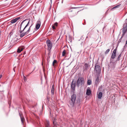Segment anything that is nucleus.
<instances>
[{"mask_svg":"<svg viewBox=\"0 0 127 127\" xmlns=\"http://www.w3.org/2000/svg\"><path fill=\"white\" fill-rule=\"evenodd\" d=\"M30 20L29 19H26L23 21L20 24V28L19 32L21 34L20 36L23 37L27 35L30 31V28L32 25L29 26V24Z\"/></svg>","mask_w":127,"mask_h":127,"instance_id":"f257e3e1","label":"nucleus"},{"mask_svg":"<svg viewBox=\"0 0 127 127\" xmlns=\"http://www.w3.org/2000/svg\"><path fill=\"white\" fill-rule=\"evenodd\" d=\"M84 79L83 77H80L78 79L76 86L78 87L84 85Z\"/></svg>","mask_w":127,"mask_h":127,"instance_id":"f03ea898","label":"nucleus"},{"mask_svg":"<svg viewBox=\"0 0 127 127\" xmlns=\"http://www.w3.org/2000/svg\"><path fill=\"white\" fill-rule=\"evenodd\" d=\"M76 98V95L75 94H73L71 96V102H70V104L72 106H73L75 103V100Z\"/></svg>","mask_w":127,"mask_h":127,"instance_id":"7ed1b4c3","label":"nucleus"},{"mask_svg":"<svg viewBox=\"0 0 127 127\" xmlns=\"http://www.w3.org/2000/svg\"><path fill=\"white\" fill-rule=\"evenodd\" d=\"M100 67L98 65H96L95 67V71L96 73H99L100 72Z\"/></svg>","mask_w":127,"mask_h":127,"instance_id":"20e7f679","label":"nucleus"},{"mask_svg":"<svg viewBox=\"0 0 127 127\" xmlns=\"http://www.w3.org/2000/svg\"><path fill=\"white\" fill-rule=\"evenodd\" d=\"M47 45L48 46V50H50L52 48V44L51 41L49 40H47Z\"/></svg>","mask_w":127,"mask_h":127,"instance_id":"39448f33","label":"nucleus"},{"mask_svg":"<svg viewBox=\"0 0 127 127\" xmlns=\"http://www.w3.org/2000/svg\"><path fill=\"white\" fill-rule=\"evenodd\" d=\"M116 64L115 62H111L110 63L109 67L112 69H114L115 67Z\"/></svg>","mask_w":127,"mask_h":127,"instance_id":"423d86ee","label":"nucleus"},{"mask_svg":"<svg viewBox=\"0 0 127 127\" xmlns=\"http://www.w3.org/2000/svg\"><path fill=\"white\" fill-rule=\"evenodd\" d=\"M20 18V17H17L15 19H13L11 20L10 22L11 23L13 24L15 23Z\"/></svg>","mask_w":127,"mask_h":127,"instance_id":"0eeeda50","label":"nucleus"},{"mask_svg":"<svg viewBox=\"0 0 127 127\" xmlns=\"http://www.w3.org/2000/svg\"><path fill=\"white\" fill-rule=\"evenodd\" d=\"M41 23L40 21H38L37 22L36 24L35 28L36 29H38L40 26Z\"/></svg>","mask_w":127,"mask_h":127,"instance_id":"6e6552de","label":"nucleus"},{"mask_svg":"<svg viewBox=\"0 0 127 127\" xmlns=\"http://www.w3.org/2000/svg\"><path fill=\"white\" fill-rule=\"evenodd\" d=\"M24 49V46L20 47L18 48L17 52L18 53H20Z\"/></svg>","mask_w":127,"mask_h":127,"instance_id":"1a4fd4ad","label":"nucleus"},{"mask_svg":"<svg viewBox=\"0 0 127 127\" xmlns=\"http://www.w3.org/2000/svg\"><path fill=\"white\" fill-rule=\"evenodd\" d=\"M69 14L71 15H74L75 13V12L74 10H70L69 11Z\"/></svg>","mask_w":127,"mask_h":127,"instance_id":"9d476101","label":"nucleus"},{"mask_svg":"<svg viewBox=\"0 0 127 127\" xmlns=\"http://www.w3.org/2000/svg\"><path fill=\"white\" fill-rule=\"evenodd\" d=\"M75 84L72 83H72L71 85V87L72 89L73 90H74L75 89Z\"/></svg>","mask_w":127,"mask_h":127,"instance_id":"9b49d317","label":"nucleus"},{"mask_svg":"<svg viewBox=\"0 0 127 127\" xmlns=\"http://www.w3.org/2000/svg\"><path fill=\"white\" fill-rule=\"evenodd\" d=\"M91 93V92L90 89H88L87 90L86 94L88 95H90Z\"/></svg>","mask_w":127,"mask_h":127,"instance_id":"f8f14e48","label":"nucleus"},{"mask_svg":"<svg viewBox=\"0 0 127 127\" xmlns=\"http://www.w3.org/2000/svg\"><path fill=\"white\" fill-rule=\"evenodd\" d=\"M102 93L101 92H99L98 95V98L99 99H100L102 96Z\"/></svg>","mask_w":127,"mask_h":127,"instance_id":"ddd939ff","label":"nucleus"},{"mask_svg":"<svg viewBox=\"0 0 127 127\" xmlns=\"http://www.w3.org/2000/svg\"><path fill=\"white\" fill-rule=\"evenodd\" d=\"M116 56V53H113L111 56V58L112 59H114L115 58Z\"/></svg>","mask_w":127,"mask_h":127,"instance_id":"4468645a","label":"nucleus"},{"mask_svg":"<svg viewBox=\"0 0 127 127\" xmlns=\"http://www.w3.org/2000/svg\"><path fill=\"white\" fill-rule=\"evenodd\" d=\"M45 127H51L50 126L49 124V123L48 121H47L45 124Z\"/></svg>","mask_w":127,"mask_h":127,"instance_id":"2eb2a0df","label":"nucleus"},{"mask_svg":"<svg viewBox=\"0 0 127 127\" xmlns=\"http://www.w3.org/2000/svg\"><path fill=\"white\" fill-rule=\"evenodd\" d=\"M99 77L97 76V77L96 79L95 83L96 84H97L99 82Z\"/></svg>","mask_w":127,"mask_h":127,"instance_id":"dca6fc26","label":"nucleus"},{"mask_svg":"<svg viewBox=\"0 0 127 127\" xmlns=\"http://www.w3.org/2000/svg\"><path fill=\"white\" fill-rule=\"evenodd\" d=\"M66 53V51L65 50H64L62 52V56H65Z\"/></svg>","mask_w":127,"mask_h":127,"instance_id":"f3484780","label":"nucleus"},{"mask_svg":"<svg viewBox=\"0 0 127 127\" xmlns=\"http://www.w3.org/2000/svg\"><path fill=\"white\" fill-rule=\"evenodd\" d=\"M120 5H121V4H119V5H117L113 7V8H111V10H113V9L119 8V6H120Z\"/></svg>","mask_w":127,"mask_h":127,"instance_id":"a211bd4d","label":"nucleus"},{"mask_svg":"<svg viewBox=\"0 0 127 127\" xmlns=\"http://www.w3.org/2000/svg\"><path fill=\"white\" fill-rule=\"evenodd\" d=\"M91 81L90 80H88L87 82V84L89 85H90L91 84Z\"/></svg>","mask_w":127,"mask_h":127,"instance_id":"6ab92c4d","label":"nucleus"},{"mask_svg":"<svg viewBox=\"0 0 127 127\" xmlns=\"http://www.w3.org/2000/svg\"><path fill=\"white\" fill-rule=\"evenodd\" d=\"M53 124H54L53 127H57L56 126V122L55 121H53Z\"/></svg>","mask_w":127,"mask_h":127,"instance_id":"aec40b11","label":"nucleus"},{"mask_svg":"<svg viewBox=\"0 0 127 127\" xmlns=\"http://www.w3.org/2000/svg\"><path fill=\"white\" fill-rule=\"evenodd\" d=\"M53 124H54L53 127H57L56 126V122L55 121H53Z\"/></svg>","mask_w":127,"mask_h":127,"instance_id":"412c9836","label":"nucleus"},{"mask_svg":"<svg viewBox=\"0 0 127 127\" xmlns=\"http://www.w3.org/2000/svg\"><path fill=\"white\" fill-rule=\"evenodd\" d=\"M57 62V61L55 60H54L53 63V66H54L55 65V64H56Z\"/></svg>","mask_w":127,"mask_h":127,"instance_id":"4be33fe9","label":"nucleus"},{"mask_svg":"<svg viewBox=\"0 0 127 127\" xmlns=\"http://www.w3.org/2000/svg\"><path fill=\"white\" fill-rule=\"evenodd\" d=\"M21 119L22 123H23L25 120L24 118V117H21Z\"/></svg>","mask_w":127,"mask_h":127,"instance_id":"5701e85b","label":"nucleus"},{"mask_svg":"<svg viewBox=\"0 0 127 127\" xmlns=\"http://www.w3.org/2000/svg\"><path fill=\"white\" fill-rule=\"evenodd\" d=\"M54 89H52L51 90V93L52 95H53L54 94Z\"/></svg>","mask_w":127,"mask_h":127,"instance_id":"b1692460","label":"nucleus"},{"mask_svg":"<svg viewBox=\"0 0 127 127\" xmlns=\"http://www.w3.org/2000/svg\"><path fill=\"white\" fill-rule=\"evenodd\" d=\"M110 50L109 49H107L106 51L105 52V54H107V53H108L109 52V51Z\"/></svg>","mask_w":127,"mask_h":127,"instance_id":"393cba45","label":"nucleus"},{"mask_svg":"<svg viewBox=\"0 0 127 127\" xmlns=\"http://www.w3.org/2000/svg\"><path fill=\"white\" fill-rule=\"evenodd\" d=\"M121 55H122V54H121L118 56V60H119L120 59V58L121 57Z\"/></svg>","mask_w":127,"mask_h":127,"instance_id":"a878e982","label":"nucleus"},{"mask_svg":"<svg viewBox=\"0 0 127 127\" xmlns=\"http://www.w3.org/2000/svg\"><path fill=\"white\" fill-rule=\"evenodd\" d=\"M85 66L86 68L87 69V68L88 67V64H85Z\"/></svg>","mask_w":127,"mask_h":127,"instance_id":"bb28decb","label":"nucleus"},{"mask_svg":"<svg viewBox=\"0 0 127 127\" xmlns=\"http://www.w3.org/2000/svg\"><path fill=\"white\" fill-rule=\"evenodd\" d=\"M117 50V48H116L115 50H114L113 51V53H116V52Z\"/></svg>","mask_w":127,"mask_h":127,"instance_id":"cd10ccee","label":"nucleus"},{"mask_svg":"<svg viewBox=\"0 0 127 127\" xmlns=\"http://www.w3.org/2000/svg\"><path fill=\"white\" fill-rule=\"evenodd\" d=\"M54 26H58V23L56 22L54 24Z\"/></svg>","mask_w":127,"mask_h":127,"instance_id":"c85d7f7f","label":"nucleus"},{"mask_svg":"<svg viewBox=\"0 0 127 127\" xmlns=\"http://www.w3.org/2000/svg\"><path fill=\"white\" fill-rule=\"evenodd\" d=\"M52 28L54 29H55V26H54V25L53 26H52Z\"/></svg>","mask_w":127,"mask_h":127,"instance_id":"c756f323","label":"nucleus"},{"mask_svg":"<svg viewBox=\"0 0 127 127\" xmlns=\"http://www.w3.org/2000/svg\"><path fill=\"white\" fill-rule=\"evenodd\" d=\"M123 30L124 32H126V31L124 29H123Z\"/></svg>","mask_w":127,"mask_h":127,"instance_id":"7c9ffc66","label":"nucleus"},{"mask_svg":"<svg viewBox=\"0 0 127 127\" xmlns=\"http://www.w3.org/2000/svg\"><path fill=\"white\" fill-rule=\"evenodd\" d=\"M24 80H25L26 79V78L24 76Z\"/></svg>","mask_w":127,"mask_h":127,"instance_id":"2f4dec72","label":"nucleus"},{"mask_svg":"<svg viewBox=\"0 0 127 127\" xmlns=\"http://www.w3.org/2000/svg\"><path fill=\"white\" fill-rule=\"evenodd\" d=\"M2 77V75H0V79Z\"/></svg>","mask_w":127,"mask_h":127,"instance_id":"473e14b6","label":"nucleus"},{"mask_svg":"<svg viewBox=\"0 0 127 127\" xmlns=\"http://www.w3.org/2000/svg\"><path fill=\"white\" fill-rule=\"evenodd\" d=\"M53 88H54L53 85V86H52V89H53Z\"/></svg>","mask_w":127,"mask_h":127,"instance_id":"72a5a7b5","label":"nucleus"},{"mask_svg":"<svg viewBox=\"0 0 127 127\" xmlns=\"http://www.w3.org/2000/svg\"><path fill=\"white\" fill-rule=\"evenodd\" d=\"M70 42H71V39H70Z\"/></svg>","mask_w":127,"mask_h":127,"instance_id":"f704fd0d","label":"nucleus"},{"mask_svg":"<svg viewBox=\"0 0 127 127\" xmlns=\"http://www.w3.org/2000/svg\"><path fill=\"white\" fill-rule=\"evenodd\" d=\"M79 7H74V8H78Z\"/></svg>","mask_w":127,"mask_h":127,"instance_id":"c9c22d12","label":"nucleus"},{"mask_svg":"<svg viewBox=\"0 0 127 127\" xmlns=\"http://www.w3.org/2000/svg\"><path fill=\"white\" fill-rule=\"evenodd\" d=\"M34 32V31H33V32L32 33H33Z\"/></svg>","mask_w":127,"mask_h":127,"instance_id":"e433bc0d","label":"nucleus"},{"mask_svg":"<svg viewBox=\"0 0 127 127\" xmlns=\"http://www.w3.org/2000/svg\"><path fill=\"white\" fill-rule=\"evenodd\" d=\"M80 100H79V102H80Z\"/></svg>","mask_w":127,"mask_h":127,"instance_id":"4c0bfd02","label":"nucleus"}]
</instances>
